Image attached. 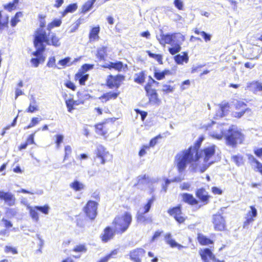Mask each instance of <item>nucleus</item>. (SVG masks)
Instances as JSON below:
<instances>
[{"label": "nucleus", "instance_id": "nucleus-1", "mask_svg": "<svg viewBox=\"0 0 262 262\" xmlns=\"http://www.w3.org/2000/svg\"><path fill=\"white\" fill-rule=\"evenodd\" d=\"M201 141H197L193 146L188 149L183 150L178 152L174 157V164L179 173L183 172L189 163L191 164L190 168L191 170L199 171L197 160V148L201 146Z\"/></svg>", "mask_w": 262, "mask_h": 262}, {"label": "nucleus", "instance_id": "nucleus-2", "mask_svg": "<svg viewBox=\"0 0 262 262\" xmlns=\"http://www.w3.org/2000/svg\"><path fill=\"white\" fill-rule=\"evenodd\" d=\"M201 141H197L193 146L188 149L183 150L178 152L174 157V164L179 173L183 172L189 163L191 164L190 168L191 170L199 171L197 160V148L201 146Z\"/></svg>", "mask_w": 262, "mask_h": 262}, {"label": "nucleus", "instance_id": "nucleus-3", "mask_svg": "<svg viewBox=\"0 0 262 262\" xmlns=\"http://www.w3.org/2000/svg\"><path fill=\"white\" fill-rule=\"evenodd\" d=\"M200 146L197 148V160L199 167V171L204 172L213 162V157L215 152L216 146L210 145L199 150Z\"/></svg>", "mask_w": 262, "mask_h": 262}, {"label": "nucleus", "instance_id": "nucleus-4", "mask_svg": "<svg viewBox=\"0 0 262 262\" xmlns=\"http://www.w3.org/2000/svg\"><path fill=\"white\" fill-rule=\"evenodd\" d=\"M49 37L47 32L43 28H39L35 33L34 43L37 49L34 54L38 55L41 52H43L47 44H49Z\"/></svg>", "mask_w": 262, "mask_h": 262}, {"label": "nucleus", "instance_id": "nucleus-5", "mask_svg": "<svg viewBox=\"0 0 262 262\" xmlns=\"http://www.w3.org/2000/svg\"><path fill=\"white\" fill-rule=\"evenodd\" d=\"M132 221V215L128 212H125L121 216L115 217L113 222L115 232L117 234H122L128 228Z\"/></svg>", "mask_w": 262, "mask_h": 262}, {"label": "nucleus", "instance_id": "nucleus-6", "mask_svg": "<svg viewBox=\"0 0 262 262\" xmlns=\"http://www.w3.org/2000/svg\"><path fill=\"white\" fill-rule=\"evenodd\" d=\"M157 38L160 43L163 46L165 44L176 43L182 45L185 40V36L180 33L164 34L161 31L160 35L157 36Z\"/></svg>", "mask_w": 262, "mask_h": 262}, {"label": "nucleus", "instance_id": "nucleus-7", "mask_svg": "<svg viewBox=\"0 0 262 262\" xmlns=\"http://www.w3.org/2000/svg\"><path fill=\"white\" fill-rule=\"evenodd\" d=\"M225 137L227 144L232 146L242 143L244 140V135L235 126L229 127Z\"/></svg>", "mask_w": 262, "mask_h": 262}, {"label": "nucleus", "instance_id": "nucleus-8", "mask_svg": "<svg viewBox=\"0 0 262 262\" xmlns=\"http://www.w3.org/2000/svg\"><path fill=\"white\" fill-rule=\"evenodd\" d=\"M96 158L100 160V163L104 164L106 162L112 158V156L106 150L102 145H99L97 146L95 151Z\"/></svg>", "mask_w": 262, "mask_h": 262}, {"label": "nucleus", "instance_id": "nucleus-9", "mask_svg": "<svg viewBox=\"0 0 262 262\" xmlns=\"http://www.w3.org/2000/svg\"><path fill=\"white\" fill-rule=\"evenodd\" d=\"M0 200H3L6 205L12 206L15 205L16 198L13 194L10 192L0 191Z\"/></svg>", "mask_w": 262, "mask_h": 262}, {"label": "nucleus", "instance_id": "nucleus-10", "mask_svg": "<svg viewBox=\"0 0 262 262\" xmlns=\"http://www.w3.org/2000/svg\"><path fill=\"white\" fill-rule=\"evenodd\" d=\"M97 209V204L94 201H90L88 202L84 210L87 216L93 220L96 216Z\"/></svg>", "mask_w": 262, "mask_h": 262}, {"label": "nucleus", "instance_id": "nucleus-11", "mask_svg": "<svg viewBox=\"0 0 262 262\" xmlns=\"http://www.w3.org/2000/svg\"><path fill=\"white\" fill-rule=\"evenodd\" d=\"M213 223L216 230L222 231L225 228V220L220 214H216L213 216Z\"/></svg>", "mask_w": 262, "mask_h": 262}, {"label": "nucleus", "instance_id": "nucleus-12", "mask_svg": "<svg viewBox=\"0 0 262 262\" xmlns=\"http://www.w3.org/2000/svg\"><path fill=\"white\" fill-rule=\"evenodd\" d=\"M145 251L142 248H137L130 251V258L135 262H141V259L144 256Z\"/></svg>", "mask_w": 262, "mask_h": 262}, {"label": "nucleus", "instance_id": "nucleus-13", "mask_svg": "<svg viewBox=\"0 0 262 262\" xmlns=\"http://www.w3.org/2000/svg\"><path fill=\"white\" fill-rule=\"evenodd\" d=\"M123 79V76L118 75L113 76L110 75L107 78V84L110 88H114L115 87L118 88L120 85V82Z\"/></svg>", "mask_w": 262, "mask_h": 262}, {"label": "nucleus", "instance_id": "nucleus-14", "mask_svg": "<svg viewBox=\"0 0 262 262\" xmlns=\"http://www.w3.org/2000/svg\"><path fill=\"white\" fill-rule=\"evenodd\" d=\"M199 253L204 262H209L210 260L213 261L215 259V256L208 248L200 250Z\"/></svg>", "mask_w": 262, "mask_h": 262}, {"label": "nucleus", "instance_id": "nucleus-15", "mask_svg": "<svg viewBox=\"0 0 262 262\" xmlns=\"http://www.w3.org/2000/svg\"><path fill=\"white\" fill-rule=\"evenodd\" d=\"M168 213L174 217L175 220L179 223H183L185 219L182 216L181 210L180 207H177L168 211Z\"/></svg>", "mask_w": 262, "mask_h": 262}, {"label": "nucleus", "instance_id": "nucleus-16", "mask_svg": "<svg viewBox=\"0 0 262 262\" xmlns=\"http://www.w3.org/2000/svg\"><path fill=\"white\" fill-rule=\"evenodd\" d=\"M116 233L110 227H107L105 228L103 231V233L101 235V239L103 242H107L110 240L113 239L115 235V233Z\"/></svg>", "mask_w": 262, "mask_h": 262}, {"label": "nucleus", "instance_id": "nucleus-17", "mask_svg": "<svg viewBox=\"0 0 262 262\" xmlns=\"http://www.w3.org/2000/svg\"><path fill=\"white\" fill-rule=\"evenodd\" d=\"M229 105L228 103L225 102L220 105L218 110L216 111L215 118L218 119L225 116L229 111Z\"/></svg>", "mask_w": 262, "mask_h": 262}, {"label": "nucleus", "instance_id": "nucleus-18", "mask_svg": "<svg viewBox=\"0 0 262 262\" xmlns=\"http://www.w3.org/2000/svg\"><path fill=\"white\" fill-rule=\"evenodd\" d=\"M251 210L249 211L247 214L246 220L244 224V227L245 228L248 226L251 223H252L254 219L253 217H255L257 215V210L255 207L250 206Z\"/></svg>", "mask_w": 262, "mask_h": 262}, {"label": "nucleus", "instance_id": "nucleus-19", "mask_svg": "<svg viewBox=\"0 0 262 262\" xmlns=\"http://www.w3.org/2000/svg\"><path fill=\"white\" fill-rule=\"evenodd\" d=\"M165 240L166 243L169 245L171 247H177L179 250H181L184 247L178 243H177L172 238L170 233H166L165 235Z\"/></svg>", "mask_w": 262, "mask_h": 262}, {"label": "nucleus", "instance_id": "nucleus-20", "mask_svg": "<svg viewBox=\"0 0 262 262\" xmlns=\"http://www.w3.org/2000/svg\"><path fill=\"white\" fill-rule=\"evenodd\" d=\"M145 213L143 212L141 210H139L137 213V219L138 223H149L151 222L152 219L151 217L146 216L144 215Z\"/></svg>", "mask_w": 262, "mask_h": 262}, {"label": "nucleus", "instance_id": "nucleus-21", "mask_svg": "<svg viewBox=\"0 0 262 262\" xmlns=\"http://www.w3.org/2000/svg\"><path fill=\"white\" fill-rule=\"evenodd\" d=\"M48 36L50 43L47 44V45H52L55 47H59L60 45L59 39L54 33L48 32Z\"/></svg>", "mask_w": 262, "mask_h": 262}, {"label": "nucleus", "instance_id": "nucleus-22", "mask_svg": "<svg viewBox=\"0 0 262 262\" xmlns=\"http://www.w3.org/2000/svg\"><path fill=\"white\" fill-rule=\"evenodd\" d=\"M247 88L255 93L260 92V95H262V85L258 82H252L248 83Z\"/></svg>", "mask_w": 262, "mask_h": 262}, {"label": "nucleus", "instance_id": "nucleus-23", "mask_svg": "<svg viewBox=\"0 0 262 262\" xmlns=\"http://www.w3.org/2000/svg\"><path fill=\"white\" fill-rule=\"evenodd\" d=\"M197 197L202 202L207 203L209 196L207 191L203 188L199 189L196 192Z\"/></svg>", "mask_w": 262, "mask_h": 262}, {"label": "nucleus", "instance_id": "nucleus-24", "mask_svg": "<svg viewBox=\"0 0 262 262\" xmlns=\"http://www.w3.org/2000/svg\"><path fill=\"white\" fill-rule=\"evenodd\" d=\"M89 75L83 72H78L75 75V79L79 81L80 85H84L88 80Z\"/></svg>", "mask_w": 262, "mask_h": 262}, {"label": "nucleus", "instance_id": "nucleus-25", "mask_svg": "<svg viewBox=\"0 0 262 262\" xmlns=\"http://www.w3.org/2000/svg\"><path fill=\"white\" fill-rule=\"evenodd\" d=\"M175 61L179 64H182L183 62L187 63L188 61V56L187 53H183V55L178 54L174 57Z\"/></svg>", "mask_w": 262, "mask_h": 262}, {"label": "nucleus", "instance_id": "nucleus-26", "mask_svg": "<svg viewBox=\"0 0 262 262\" xmlns=\"http://www.w3.org/2000/svg\"><path fill=\"white\" fill-rule=\"evenodd\" d=\"M183 200L190 205L197 204L198 201L193 197L192 194L189 193H183L182 194Z\"/></svg>", "mask_w": 262, "mask_h": 262}, {"label": "nucleus", "instance_id": "nucleus-27", "mask_svg": "<svg viewBox=\"0 0 262 262\" xmlns=\"http://www.w3.org/2000/svg\"><path fill=\"white\" fill-rule=\"evenodd\" d=\"M70 187L76 191H79L84 189L85 185L81 182L75 180L70 184Z\"/></svg>", "mask_w": 262, "mask_h": 262}, {"label": "nucleus", "instance_id": "nucleus-28", "mask_svg": "<svg viewBox=\"0 0 262 262\" xmlns=\"http://www.w3.org/2000/svg\"><path fill=\"white\" fill-rule=\"evenodd\" d=\"M43 52H41L39 54L35 55L34 54L35 52L33 53V55L36 57V58H33L31 60V62L35 67H37L40 62H43L45 60V58L42 55V53Z\"/></svg>", "mask_w": 262, "mask_h": 262}, {"label": "nucleus", "instance_id": "nucleus-29", "mask_svg": "<svg viewBox=\"0 0 262 262\" xmlns=\"http://www.w3.org/2000/svg\"><path fill=\"white\" fill-rule=\"evenodd\" d=\"M100 31L99 27H93L89 34V38L90 41H94L99 38L98 34Z\"/></svg>", "mask_w": 262, "mask_h": 262}, {"label": "nucleus", "instance_id": "nucleus-30", "mask_svg": "<svg viewBox=\"0 0 262 262\" xmlns=\"http://www.w3.org/2000/svg\"><path fill=\"white\" fill-rule=\"evenodd\" d=\"M28 210L29 211V214L31 218L33 221L37 222L39 220L38 213L37 212L38 210L36 208V206L29 207Z\"/></svg>", "mask_w": 262, "mask_h": 262}, {"label": "nucleus", "instance_id": "nucleus-31", "mask_svg": "<svg viewBox=\"0 0 262 262\" xmlns=\"http://www.w3.org/2000/svg\"><path fill=\"white\" fill-rule=\"evenodd\" d=\"M223 128L222 125L219 127L217 131H212L210 133V136L218 140H220L223 138Z\"/></svg>", "mask_w": 262, "mask_h": 262}, {"label": "nucleus", "instance_id": "nucleus-32", "mask_svg": "<svg viewBox=\"0 0 262 262\" xmlns=\"http://www.w3.org/2000/svg\"><path fill=\"white\" fill-rule=\"evenodd\" d=\"M119 94V92H108L103 94L101 97H99L100 99H105V101L109 100L110 99H116Z\"/></svg>", "mask_w": 262, "mask_h": 262}, {"label": "nucleus", "instance_id": "nucleus-33", "mask_svg": "<svg viewBox=\"0 0 262 262\" xmlns=\"http://www.w3.org/2000/svg\"><path fill=\"white\" fill-rule=\"evenodd\" d=\"M8 16L7 15H2L0 12V30L4 29L7 27L8 23Z\"/></svg>", "mask_w": 262, "mask_h": 262}, {"label": "nucleus", "instance_id": "nucleus-34", "mask_svg": "<svg viewBox=\"0 0 262 262\" xmlns=\"http://www.w3.org/2000/svg\"><path fill=\"white\" fill-rule=\"evenodd\" d=\"M71 58L66 57L63 59L60 60L57 64V69H61L64 68L66 66H69L68 63L70 62Z\"/></svg>", "mask_w": 262, "mask_h": 262}, {"label": "nucleus", "instance_id": "nucleus-35", "mask_svg": "<svg viewBox=\"0 0 262 262\" xmlns=\"http://www.w3.org/2000/svg\"><path fill=\"white\" fill-rule=\"evenodd\" d=\"M198 241L199 243L203 245H207L213 243L211 240L202 234H199Z\"/></svg>", "mask_w": 262, "mask_h": 262}, {"label": "nucleus", "instance_id": "nucleus-36", "mask_svg": "<svg viewBox=\"0 0 262 262\" xmlns=\"http://www.w3.org/2000/svg\"><path fill=\"white\" fill-rule=\"evenodd\" d=\"M171 47L169 48L168 51L171 55H175L176 54L179 52L181 50V45L178 44H170Z\"/></svg>", "mask_w": 262, "mask_h": 262}, {"label": "nucleus", "instance_id": "nucleus-37", "mask_svg": "<svg viewBox=\"0 0 262 262\" xmlns=\"http://www.w3.org/2000/svg\"><path fill=\"white\" fill-rule=\"evenodd\" d=\"M106 48L104 47H101L98 49L97 56L99 60H104L106 55Z\"/></svg>", "mask_w": 262, "mask_h": 262}, {"label": "nucleus", "instance_id": "nucleus-38", "mask_svg": "<svg viewBox=\"0 0 262 262\" xmlns=\"http://www.w3.org/2000/svg\"><path fill=\"white\" fill-rule=\"evenodd\" d=\"M170 74V71L169 70H164L162 72H155V77L158 80L163 79L165 75H168Z\"/></svg>", "mask_w": 262, "mask_h": 262}, {"label": "nucleus", "instance_id": "nucleus-39", "mask_svg": "<svg viewBox=\"0 0 262 262\" xmlns=\"http://www.w3.org/2000/svg\"><path fill=\"white\" fill-rule=\"evenodd\" d=\"M41 118H38V117H33L32 118L31 122L30 124L26 127L24 128L25 129H29L33 126H35L36 125L38 124L39 122L41 120Z\"/></svg>", "mask_w": 262, "mask_h": 262}, {"label": "nucleus", "instance_id": "nucleus-40", "mask_svg": "<svg viewBox=\"0 0 262 262\" xmlns=\"http://www.w3.org/2000/svg\"><path fill=\"white\" fill-rule=\"evenodd\" d=\"M96 0L88 1L83 6L82 11L85 13L89 11L95 2Z\"/></svg>", "mask_w": 262, "mask_h": 262}, {"label": "nucleus", "instance_id": "nucleus-41", "mask_svg": "<svg viewBox=\"0 0 262 262\" xmlns=\"http://www.w3.org/2000/svg\"><path fill=\"white\" fill-rule=\"evenodd\" d=\"M61 24V21L60 19H55L49 24L47 26V30L48 32H50L51 30L54 27L59 26Z\"/></svg>", "mask_w": 262, "mask_h": 262}, {"label": "nucleus", "instance_id": "nucleus-42", "mask_svg": "<svg viewBox=\"0 0 262 262\" xmlns=\"http://www.w3.org/2000/svg\"><path fill=\"white\" fill-rule=\"evenodd\" d=\"M18 2L19 0H13L12 2H10L9 4L4 5V8L10 11L16 8V5Z\"/></svg>", "mask_w": 262, "mask_h": 262}, {"label": "nucleus", "instance_id": "nucleus-43", "mask_svg": "<svg viewBox=\"0 0 262 262\" xmlns=\"http://www.w3.org/2000/svg\"><path fill=\"white\" fill-rule=\"evenodd\" d=\"M154 201V198L149 199L148 200L147 203L144 206V208H141L140 210H141L143 211V212H144L145 213H147L149 211Z\"/></svg>", "mask_w": 262, "mask_h": 262}, {"label": "nucleus", "instance_id": "nucleus-44", "mask_svg": "<svg viewBox=\"0 0 262 262\" xmlns=\"http://www.w3.org/2000/svg\"><path fill=\"white\" fill-rule=\"evenodd\" d=\"M147 53L150 57L155 58L159 63H162V57L161 55L152 53L149 51H147Z\"/></svg>", "mask_w": 262, "mask_h": 262}, {"label": "nucleus", "instance_id": "nucleus-45", "mask_svg": "<svg viewBox=\"0 0 262 262\" xmlns=\"http://www.w3.org/2000/svg\"><path fill=\"white\" fill-rule=\"evenodd\" d=\"M36 208L38 211H40L45 214H48L50 209V207L48 205H45L43 206H36Z\"/></svg>", "mask_w": 262, "mask_h": 262}, {"label": "nucleus", "instance_id": "nucleus-46", "mask_svg": "<svg viewBox=\"0 0 262 262\" xmlns=\"http://www.w3.org/2000/svg\"><path fill=\"white\" fill-rule=\"evenodd\" d=\"M22 15L21 12H17L16 13L15 15L13 18H12L11 21V25L12 27H15L17 23L19 21L18 18L21 17Z\"/></svg>", "mask_w": 262, "mask_h": 262}, {"label": "nucleus", "instance_id": "nucleus-47", "mask_svg": "<svg viewBox=\"0 0 262 262\" xmlns=\"http://www.w3.org/2000/svg\"><path fill=\"white\" fill-rule=\"evenodd\" d=\"M232 159L237 166L241 165L243 163V157L241 155L233 156Z\"/></svg>", "mask_w": 262, "mask_h": 262}, {"label": "nucleus", "instance_id": "nucleus-48", "mask_svg": "<svg viewBox=\"0 0 262 262\" xmlns=\"http://www.w3.org/2000/svg\"><path fill=\"white\" fill-rule=\"evenodd\" d=\"M77 6L76 4L69 5L64 10L63 12V15H66V14L69 12H73L77 9Z\"/></svg>", "mask_w": 262, "mask_h": 262}, {"label": "nucleus", "instance_id": "nucleus-49", "mask_svg": "<svg viewBox=\"0 0 262 262\" xmlns=\"http://www.w3.org/2000/svg\"><path fill=\"white\" fill-rule=\"evenodd\" d=\"M96 132L101 135H104L107 133V131L104 130V126L102 124H98L96 125Z\"/></svg>", "mask_w": 262, "mask_h": 262}, {"label": "nucleus", "instance_id": "nucleus-50", "mask_svg": "<svg viewBox=\"0 0 262 262\" xmlns=\"http://www.w3.org/2000/svg\"><path fill=\"white\" fill-rule=\"evenodd\" d=\"M36 101L35 99L33 98L32 102H31L29 107L27 109V112L29 113H33L36 111H37L38 106L35 104Z\"/></svg>", "mask_w": 262, "mask_h": 262}, {"label": "nucleus", "instance_id": "nucleus-51", "mask_svg": "<svg viewBox=\"0 0 262 262\" xmlns=\"http://www.w3.org/2000/svg\"><path fill=\"white\" fill-rule=\"evenodd\" d=\"M145 79L144 74L143 72H140L136 74V77L135 78V81L138 83H142Z\"/></svg>", "mask_w": 262, "mask_h": 262}, {"label": "nucleus", "instance_id": "nucleus-52", "mask_svg": "<svg viewBox=\"0 0 262 262\" xmlns=\"http://www.w3.org/2000/svg\"><path fill=\"white\" fill-rule=\"evenodd\" d=\"M123 64L121 61H117L115 62H112V69H114L118 71H120L123 69Z\"/></svg>", "mask_w": 262, "mask_h": 262}, {"label": "nucleus", "instance_id": "nucleus-53", "mask_svg": "<svg viewBox=\"0 0 262 262\" xmlns=\"http://www.w3.org/2000/svg\"><path fill=\"white\" fill-rule=\"evenodd\" d=\"M66 104L69 112H71L74 109V100L73 99H67L66 100Z\"/></svg>", "mask_w": 262, "mask_h": 262}, {"label": "nucleus", "instance_id": "nucleus-54", "mask_svg": "<svg viewBox=\"0 0 262 262\" xmlns=\"http://www.w3.org/2000/svg\"><path fill=\"white\" fill-rule=\"evenodd\" d=\"M117 254V251L116 250H114L112 251L110 254L101 258L98 262H107L108 260L111 258L112 255H116Z\"/></svg>", "mask_w": 262, "mask_h": 262}, {"label": "nucleus", "instance_id": "nucleus-55", "mask_svg": "<svg viewBox=\"0 0 262 262\" xmlns=\"http://www.w3.org/2000/svg\"><path fill=\"white\" fill-rule=\"evenodd\" d=\"M77 96L80 100L83 101V102L91 97V96L89 94L81 92H78Z\"/></svg>", "mask_w": 262, "mask_h": 262}, {"label": "nucleus", "instance_id": "nucleus-56", "mask_svg": "<svg viewBox=\"0 0 262 262\" xmlns=\"http://www.w3.org/2000/svg\"><path fill=\"white\" fill-rule=\"evenodd\" d=\"M73 251L76 252H85L86 248L84 245H79L74 247Z\"/></svg>", "mask_w": 262, "mask_h": 262}, {"label": "nucleus", "instance_id": "nucleus-57", "mask_svg": "<svg viewBox=\"0 0 262 262\" xmlns=\"http://www.w3.org/2000/svg\"><path fill=\"white\" fill-rule=\"evenodd\" d=\"M47 66L49 68H57V64H55V58L54 57L49 58Z\"/></svg>", "mask_w": 262, "mask_h": 262}, {"label": "nucleus", "instance_id": "nucleus-58", "mask_svg": "<svg viewBox=\"0 0 262 262\" xmlns=\"http://www.w3.org/2000/svg\"><path fill=\"white\" fill-rule=\"evenodd\" d=\"M235 106L237 109L242 108V111L245 112L247 110L246 104L243 101H237L235 104Z\"/></svg>", "mask_w": 262, "mask_h": 262}, {"label": "nucleus", "instance_id": "nucleus-59", "mask_svg": "<svg viewBox=\"0 0 262 262\" xmlns=\"http://www.w3.org/2000/svg\"><path fill=\"white\" fill-rule=\"evenodd\" d=\"M247 156L248 161L251 164H255V165H256L259 162V161L256 160L253 155L251 154H247Z\"/></svg>", "mask_w": 262, "mask_h": 262}, {"label": "nucleus", "instance_id": "nucleus-60", "mask_svg": "<svg viewBox=\"0 0 262 262\" xmlns=\"http://www.w3.org/2000/svg\"><path fill=\"white\" fill-rule=\"evenodd\" d=\"M56 144L57 148H59L60 146V144L62 142L63 140V136L62 135H57L56 136Z\"/></svg>", "mask_w": 262, "mask_h": 262}, {"label": "nucleus", "instance_id": "nucleus-61", "mask_svg": "<svg viewBox=\"0 0 262 262\" xmlns=\"http://www.w3.org/2000/svg\"><path fill=\"white\" fill-rule=\"evenodd\" d=\"M64 152H65V155L64 157V160H66L68 158L69 155L72 152V148L69 145H67L64 147Z\"/></svg>", "mask_w": 262, "mask_h": 262}, {"label": "nucleus", "instance_id": "nucleus-62", "mask_svg": "<svg viewBox=\"0 0 262 262\" xmlns=\"http://www.w3.org/2000/svg\"><path fill=\"white\" fill-rule=\"evenodd\" d=\"M173 4L179 10H183L184 7L183 2L181 0H174Z\"/></svg>", "mask_w": 262, "mask_h": 262}, {"label": "nucleus", "instance_id": "nucleus-63", "mask_svg": "<svg viewBox=\"0 0 262 262\" xmlns=\"http://www.w3.org/2000/svg\"><path fill=\"white\" fill-rule=\"evenodd\" d=\"M174 90V88L169 85L164 84L162 87V91L165 93L172 92Z\"/></svg>", "mask_w": 262, "mask_h": 262}, {"label": "nucleus", "instance_id": "nucleus-64", "mask_svg": "<svg viewBox=\"0 0 262 262\" xmlns=\"http://www.w3.org/2000/svg\"><path fill=\"white\" fill-rule=\"evenodd\" d=\"M18 209L16 208H8L7 210V213L12 216H14L17 214Z\"/></svg>", "mask_w": 262, "mask_h": 262}]
</instances>
